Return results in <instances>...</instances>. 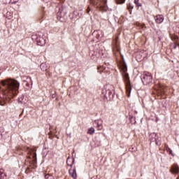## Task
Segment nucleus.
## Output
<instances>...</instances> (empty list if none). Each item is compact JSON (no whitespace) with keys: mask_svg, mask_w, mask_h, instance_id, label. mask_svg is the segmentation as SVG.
<instances>
[{"mask_svg":"<svg viewBox=\"0 0 179 179\" xmlns=\"http://www.w3.org/2000/svg\"><path fill=\"white\" fill-rule=\"evenodd\" d=\"M69 174L73 178H76L78 177V175L76 174V169H70L69 170Z\"/></svg>","mask_w":179,"mask_h":179,"instance_id":"6e6552de","label":"nucleus"},{"mask_svg":"<svg viewBox=\"0 0 179 179\" xmlns=\"http://www.w3.org/2000/svg\"><path fill=\"white\" fill-rule=\"evenodd\" d=\"M121 68L122 71V78L126 86V92L127 96L129 97L131 92L132 90V86L131 85V80H129V75L127 72L128 69L127 67V63L123 62L121 63Z\"/></svg>","mask_w":179,"mask_h":179,"instance_id":"f03ea898","label":"nucleus"},{"mask_svg":"<svg viewBox=\"0 0 179 179\" xmlns=\"http://www.w3.org/2000/svg\"><path fill=\"white\" fill-rule=\"evenodd\" d=\"M112 95H113V92H111V90H107L105 94L106 97H111Z\"/></svg>","mask_w":179,"mask_h":179,"instance_id":"f8f14e48","label":"nucleus"},{"mask_svg":"<svg viewBox=\"0 0 179 179\" xmlns=\"http://www.w3.org/2000/svg\"><path fill=\"white\" fill-rule=\"evenodd\" d=\"M166 150L169 152V155H173V150H171V148L167 147Z\"/></svg>","mask_w":179,"mask_h":179,"instance_id":"6ab92c4d","label":"nucleus"},{"mask_svg":"<svg viewBox=\"0 0 179 179\" xmlns=\"http://www.w3.org/2000/svg\"><path fill=\"white\" fill-rule=\"evenodd\" d=\"M155 20L156 23L160 24V23H163V20H164V17L162 15H158L155 17Z\"/></svg>","mask_w":179,"mask_h":179,"instance_id":"39448f33","label":"nucleus"},{"mask_svg":"<svg viewBox=\"0 0 179 179\" xmlns=\"http://www.w3.org/2000/svg\"><path fill=\"white\" fill-rule=\"evenodd\" d=\"M152 74L149 72H145L142 75V81L145 85H149L152 83Z\"/></svg>","mask_w":179,"mask_h":179,"instance_id":"7ed1b4c3","label":"nucleus"},{"mask_svg":"<svg viewBox=\"0 0 179 179\" xmlns=\"http://www.w3.org/2000/svg\"><path fill=\"white\" fill-rule=\"evenodd\" d=\"M1 177H2V178H4L5 177H6V174H5L4 173H3V169H0V178H1Z\"/></svg>","mask_w":179,"mask_h":179,"instance_id":"4468645a","label":"nucleus"},{"mask_svg":"<svg viewBox=\"0 0 179 179\" xmlns=\"http://www.w3.org/2000/svg\"><path fill=\"white\" fill-rule=\"evenodd\" d=\"M117 3H124L125 0H116Z\"/></svg>","mask_w":179,"mask_h":179,"instance_id":"aec40b11","label":"nucleus"},{"mask_svg":"<svg viewBox=\"0 0 179 179\" xmlns=\"http://www.w3.org/2000/svg\"><path fill=\"white\" fill-rule=\"evenodd\" d=\"M150 140L151 142H157V135L155 133H152L150 135Z\"/></svg>","mask_w":179,"mask_h":179,"instance_id":"0eeeda50","label":"nucleus"},{"mask_svg":"<svg viewBox=\"0 0 179 179\" xmlns=\"http://www.w3.org/2000/svg\"><path fill=\"white\" fill-rule=\"evenodd\" d=\"M90 6H88L87 8V13L89 15V13H90Z\"/></svg>","mask_w":179,"mask_h":179,"instance_id":"5701e85b","label":"nucleus"},{"mask_svg":"<svg viewBox=\"0 0 179 179\" xmlns=\"http://www.w3.org/2000/svg\"><path fill=\"white\" fill-rule=\"evenodd\" d=\"M118 38H116L114 41L113 43V48L115 51H120V47L118 46V42H117Z\"/></svg>","mask_w":179,"mask_h":179,"instance_id":"1a4fd4ad","label":"nucleus"},{"mask_svg":"<svg viewBox=\"0 0 179 179\" xmlns=\"http://www.w3.org/2000/svg\"><path fill=\"white\" fill-rule=\"evenodd\" d=\"M94 124H96V125H97V128L99 131H101V129H103V120H95L94 121Z\"/></svg>","mask_w":179,"mask_h":179,"instance_id":"423d86ee","label":"nucleus"},{"mask_svg":"<svg viewBox=\"0 0 179 179\" xmlns=\"http://www.w3.org/2000/svg\"><path fill=\"white\" fill-rule=\"evenodd\" d=\"M40 68L41 71H43V72H45V71H47V64H45V63H42L41 64Z\"/></svg>","mask_w":179,"mask_h":179,"instance_id":"9b49d317","label":"nucleus"},{"mask_svg":"<svg viewBox=\"0 0 179 179\" xmlns=\"http://www.w3.org/2000/svg\"><path fill=\"white\" fill-rule=\"evenodd\" d=\"M24 96H21L20 98H18L19 103H21V104H23V99Z\"/></svg>","mask_w":179,"mask_h":179,"instance_id":"a211bd4d","label":"nucleus"},{"mask_svg":"<svg viewBox=\"0 0 179 179\" xmlns=\"http://www.w3.org/2000/svg\"><path fill=\"white\" fill-rule=\"evenodd\" d=\"M45 179H54V176L48 174V175L45 176Z\"/></svg>","mask_w":179,"mask_h":179,"instance_id":"f3484780","label":"nucleus"},{"mask_svg":"<svg viewBox=\"0 0 179 179\" xmlns=\"http://www.w3.org/2000/svg\"><path fill=\"white\" fill-rule=\"evenodd\" d=\"M33 157H34V162L36 163L37 162V155H34Z\"/></svg>","mask_w":179,"mask_h":179,"instance_id":"412c9836","label":"nucleus"},{"mask_svg":"<svg viewBox=\"0 0 179 179\" xmlns=\"http://www.w3.org/2000/svg\"><path fill=\"white\" fill-rule=\"evenodd\" d=\"M171 171L173 174H177L179 172V167L178 165H173L171 168Z\"/></svg>","mask_w":179,"mask_h":179,"instance_id":"9d476101","label":"nucleus"},{"mask_svg":"<svg viewBox=\"0 0 179 179\" xmlns=\"http://www.w3.org/2000/svg\"><path fill=\"white\" fill-rule=\"evenodd\" d=\"M90 2L91 5H92L93 6H97V8H99V6H103L100 0H90ZM103 6H106V5L107 4V0H103Z\"/></svg>","mask_w":179,"mask_h":179,"instance_id":"20e7f679","label":"nucleus"},{"mask_svg":"<svg viewBox=\"0 0 179 179\" xmlns=\"http://www.w3.org/2000/svg\"><path fill=\"white\" fill-rule=\"evenodd\" d=\"M62 11L61 10V8H59V13H58V15H59V13H62Z\"/></svg>","mask_w":179,"mask_h":179,"instance_id":"b1692460","label":"nucleus"},{"mask_svg":"<svg viewBox=\"0 0 179 179\" xmlns=\"http://www.w3.org/2000/svg\"><path fill=\"white\" fill-rule=\"evenodd\" d=\"M175 40H178V36H176Z\"/></svg>","mask_w":179,"mask_h":179,"instance_id":"393cba45","label":"nucleus"},{"mask_svg":"<svg viewBox=\"0 0 179 179\" xmlns=\"http://www.w3.org/2000/svg\"><path fill=\"white\" fill-rule=\"evenodd\" d=\"M134 3L138 6V8L142 6V4L139 3V0H134Z\"/></svg>","mask_w":179,"mask_h":179,"instance_id":"dca6fc26","label":"nucleus"},{"mask_svg":"<svg viewBox=\"0 0 179 179\" xmlns=\"http://www.w3.org/2000/svg\"><path fill=\"white\" fill-rule=\"evenodd\" d=\"M128 9H134V6H132V4H131V3H129Z\"/></svg>","mask_w":179,"mask_h":179,"instance_id":"4be33fe9","label":"nucleus"},{"mask_svg":"<svg viewBox=\"0 0 179 179\" xmlns=\"http://www.w3.org/2000/svg\"><path fill=\"white\" fill-rule=\"evenodd\" d=\"M87 133L90 134V135H93V134H94V128L93 127H91L88 129V131Z\"/></svg>","mask_w":179,"mask_h":179,"instance_id":"2eb2a0df","label":"nucleus"},{"mask_svg":"<svg viewBox=\"0 0 179 179\" xmlns=\"http://www.w3.org/2000/svg\"><path fill=\"white\" fill-rule=\"evenodd\" d=\"M2 93L6 97H15L19 93L20 83L17 80L8 78L1 80Z\"/></svg>","mask_w":179,"mask_h":179,"instance_id":"f257e3e1","label":"nucleus"},{"mask_svg":"<svg viewBox=\"0 0 179 179\" xmlns=\"http://www.w3.org/2000/svg\"><path fill=\"white\" fill-rule=\"evenodd\" d=\"M37 41L38 42V45H44V44H45V40L43 38L38 39Z\"/></svg>","mask_w":179,"mask_h":179,"instance_id":"ddd939ff","label":"nucleus"}]
</instances>
